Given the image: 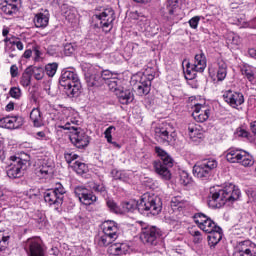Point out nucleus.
<instances>
[{"label":"nucleus","instance_id":"nucleus-36","mask_svg":"<svg viewBox=\"0 0 256 256\" xmlns=\"http://www.w3.org/2000/svg\"><path fill=\"white\" fill-rule=\"evenodd\" d=\"M57 69H59V64L57 62L48 63L45 66V73L48 75V77H55V74L57 73Z\"/></svg>","mask_w":256,"mask_h":256},{"label":"nucleus","instance_id":"nucleus-61","mask_svg":"<svg viewBox=\"0 0 256 256\" xmlns=\"http://www.w3.org/2000/svg\"><path fill=\"white\" fill-rule=\"evenodd\" d=\"M11 45H16L19 51H23V42L21 40L10 41Z\"/></svg>","mask_w":256,"mask_h":256},{"label":"nucleus","instance_id":"nucleus-39","mask_svg":"<svg viewBox=\"0 0 256 256\" xmlns=\"http://www.w3.org/2000/svg\"><path fill=\"white\" fill-rule=\"evenodd\" d=\"M121 84V80L117 79L116 77L110 79L107 82V85L111 91H114V93L117 94V91H120L121 87L119 86Z\"/></svg>","mask_w":256,"mask_h":256},{"label":"nucleus","instance_id":"nucleus-59","mask_svg":"<svg viewBox=\"0 0 256 256\" xmlns=\"http://www.w3.org/2000/svg\"><path fill=\"white\" fill-rule=\"evenodd\" d=\"M10 75L11 77L15 78L19 76V68L17 67V65H12L10 67Z\"/></svg>","mask_w":256,"mask_h":256},{"label":"nucleus","instance_id":"nucleus-50","mask_svg":"<svg viewBox=\"0 0 256 256\" xmlns=\"http://www.w3.org/2000/svg\"><path fill=\"white\" fill-rule=\"evenodd\" d=\"M185 205V201L181 199V197H174L171 200V207H178V209H181Z\"/></svg>","mask_w":256,"mask_h":256},{"label":"nucleus","instance_id":"nucleus-25","mask_svg":"<svg viewBox=\"0 0 256 256\" xmlns=\"http://www.w3.org/2000/svg\"><path fill=\"white\" fill-rule=\"evenodd\" d=\"M207 67V58L204 53L196 54L194 58V63L192 64V71H197V73H203Z\"/></svg>","mask_w":256,"mask_h":256},{"label":"nucleus","instance_id":"nucleus-29","mask_svg":"<svg viewBox=\"0 0 256 256\" xmlns=\"http://www.w3.org/2000/svg\"><path fill=\"white\" fill-rule=\"evenodd\" d=\"M241 149L229 148L225 153L226 161L228 163H239V158L241 157Z\"/></svg>","mask_w":256,"mask_h":256},{"label":"nucleus","instance_id":"nucleus-43","mask_svg":"<svg viewBox=\"0 0 256 256\" xmlns=\"http://www.w3.org/2000/svg\"><path fill=\"white\" fill-rule=\"evenodd\" d=\"M236 133L238 137H243L248 141H254L253 135H251V133L245 129L239 128Z\"/></svg>","mask_w":256,"mask_h":256},{"label":"nucleus","instance_id":"nucleus-62","mask_svg":"<svg viewBox=\"0 0 256 256\" xmlns=\"http://www.w3.org/2000/svg\"><path fill=\"white\" fill-rule=\"evenodd\" d=\"M121 173H122V171H119L117 169H114V170L111 171V175H112L113 179H116L118 181L121 177Z\"/></svg>","mask_w":256,"mask_h":256},{"label":"nucleus","instance_id":"nucleus-64","mask_svg":"<svg viewBox=\"0 0 256 256\" xmlns=\"http://www.w3.org/2000/svg\"><path fill=\"white\" fill-rule=\"evenodd\" d=\"M35 137H36V139H45V137H47V135L45 134V132L40 131L35 134Z\"/></svg>","mask_w":256,"mask_h":256},{"label":"nucleus","instance_id":"nucleus-52","mask_svg":"<svg viewBox=\"0 0 256 256\" xmlns=\"http://www.w3.org/2000/svg\"><path fill=\"white\" fill-rule=\"evenodd\" d=\"M36 223H38L39 229H43L46 225V218L44 214L39 213L38 216L35 218Z\"/></svg>","mask_w":256,"mask_h":256},{"label":"nucleus","instance_id":"nucleus-22","mask_svg":"<svg viewBox=\"0 0 256 256\" xmlns=\"http://www.w3.org/2000/svg\"><path fill=\"white\" fill-rule=\"evenodd\" d=\"M19 3H21V0H0V10L5 15H13L17 13Z\"/></svg>","mask_w":256,"mask_h":256},{"label":"nucleus","instance_id":"nucleus-16","mask_svg":"<svg viewBox=\"0 0 256 256\" xmlns=\"http://www.w3.org/2000/svg\"><path fill=\"white\" fill-rule=\"evenodd\" d=\"M74 194L83 205H93L97 201V196L83 186L76 187Z\"/></svg>","mask_w":256,"mask_h":256},{"label":"nucleus","instance_id":"nucleus-40","mask_svg":"<svg viewBox=\"0 0 256 256\" xmlns=\"http://www.w3.org/2000/svg\"><path fill=\"white\" fill-rule=\"evenodd\" d=\"M73 169L78 175H83V173H87V165L83 162H74Z\"/></svg>","mask_w":256,"mask_h":256},{"label":"nucleus","instance_id":"nucleus-44","mask_svg":"<svg viewBox=\"0 0 256 256\" xmlns=\"http://www.w3.org/2000/svg\"><path fill=\"white\" fill-rule=\"evenodd\" d=\"M180 183L184 186H187L189 185V183H191V177L189 176V173H187V171H182L180 173Z\"/></svg>","mask_w":256,"mask_h":256},{"label":"nucleus","instance_id":"nucleus-37","mask_svg":"<svg viewBox=\"0 0 256 256\" xmlns=\"http://www.w3.org/2000/svg\"><path fill=\"white\" fill-rule=\"evenodd\" d=\"M166 9L169 15H175V13H177V9H179V0H168Z\"/></svg>","mask_w":256,"mask_h":256},{"label":"nucleus","instance_id":"nucleus-9","mask_svg":"<svg viewBox=\"0 0 256 256\" xmlns=\"http://www.w3.org/2000/svg\"><path fill=\"white\" fill-rule=\"evenodd\" d=\"M163 237V231H161L157 226H146L142 228L140 239L145 245H150L151 247H157L159 242Z\"/></svg>","mask_w":256,"mask_h":256},{"label":"nucleus","instance_id":"nucleus-27","mask_svg":"<svg viewBox=\"0 0 256 256\" xmlns=\"http://www.w3.org/2000/svg\"><path fill=\"white\" fill-rule=\"evenodd\" d=\"M223 239V229L218 226L213 232L208 235V244L210 247H215Z\"/></svg>","mask_w":256,"mask_h":256},{"label":"nucleus","instance_id":"nucleus-23","mask_svg":"<svg viewBox=\"0 0 256 256\" xmlns=\"http://www.w3.org/2000/svg\"><path fill=\"white\" fill-rule=\"evenodd\" d=\"M30 256H45V248L35 239H29L26 244Z\"/></svg>","mask_w":256,"mask_h":256},{"label":"nucleus","instance_id":"nucleus-28","mask_svg":"<svg viewBox=\"0 0 256 256\" xmlns=\"http://www.w3.org/2000/svg\"><path fill=\"white\" fill-rule=\"evenodd\" d=\"M35 27L42 28L47 27L49 25V11H45L44 13H38L34 17Z\"/></svg>","mask_w":256,"mask_h":256},{"label":"nucleus","instance_id":"nucleus-56","mask_svg":"<svg viewBox=\"0 0 256 256\" xmlns=\"http://www.w3.org/2000/svg\"><path fill=\"white\" fill-rule=\"evenodd\" d=\"M120 244H112L109 247V253L110 255H121V252H119Z\"/></svg>","mask_w":256,"mask_h":256},{"label":"nucleus","instance_id":"nucleus-49","mask_svg":"<svg viewBox=\"0 0 256 256\" xmlns=\"http://www.w3.org/2000/svg\"><path fill=\"white\" fill-rule=\"evenodd\" d=\"M192 66H193V64H191L189 62L186 65V67H187V69H186V79H189V80L195 79V74H193V73H197V71H194Z\"/></svg>","mask_w":256,"mask_h":256},{"label":"nucleus","instance_id":"nucleus-42","mask_svg":"<svg viewBox=\"0 0 256 256\" xmlns=\"http://www.w3.org/2000/svg\"><path fill=\"white\" fill-rule=\"evenodd\" d=\"M64 17L67 19V21H69L70 23H73V21H75L77 17L75 9L67 8V10L64 12Z\"/></svg>","mask_w":256,"mask_h":256},{"label":"nucleus","instance_id":"nucleus-10","mask_svg":"<svg viewBox=\"0 0 256 256\" xmlns=\"http://www.w3.org/2000/svg\"><path fill=\"white\" fill-rule=\"evenodd\" d=\"M10 159L12 162L8 167L7 176L10 179H20V177L25 175V171H27V163H29V161L17 156H11Z\"/></svg>","mask_w":256,"mask_h":256},{"label":"nucleus","instance_id":"nucleus-32","mask_svg":"<svg viewBox=\"0 0 256 256\" xmlns=\"http://www.w3.org/2000/svg\"><path fill=\"white\" fill-rule=\"evenodd\" d=\"M30 75H32L36 81H41L45 77V69L41 66H29Z\"/></svg>","mask_w":256,"mask_h":256},{"label":"nucleus","instance_id":"nucleus-2","mask_svg":"<svg viewBox=\"0 0 256 256\" xmlns=\"http://www.w3.org/2000/svg\"><path fill=\"white\" fill-rule=\"evenodd\" d=\"M241 197V190L234 184H228L223 189H210L208 206L211 209H221L227 203H235Z\"/></svg>","mask_w":256,"mask_h":256},{"label":"nucleus","instance_id":"nucleus-34","mask_svg":"<svg viewBox=\"0 0 256 256\" xmlns=\"http://www.w3.org/2000/svg\"><path fill=\"white\" fill-rule=\"evenodd\" d=\"M209 115H211V110L209 109L202 110V112L198 114L197 112L192 113V117L195 119V121H197V123H205V121L209 119Z\"/></svg>","mask_w":256,"mask_h":256},{"label":"nucleus","instance_id":"nucleus-57","mask_svg":"<svg viewBox=\"0 0 256 256\" xmlns=\"http://www.w3.org/2000/svg\"><path fill=\"white\" fill-rule=\"evenodd\" d=\"M64 157H65L67 163H73V161H75V159L79 158V155L71 152V153H65Z\"/></svg>","mask_w":256,"mask_h":256},{"label":"nucleus","instance_id":"nucleus-46","mask_svg":"<svg viewBox=\"0 0 256 256\" xmlns=\"http://www.w3.org/2000/svg\"><path fill=\"white\" fill-rule=\"evenodd\" d=\"M107 207L112 211V213H120L121 209L114 200H107L106 202Z\"/></svg>","mask_w":256,"mask_h":256},{"label":"nucleus","instance_id":"nucleus-41","mask_svg":"<svg viewBox=\"0 0 256 256\" xmlns=\"http://www.w3.org/2000/svg\"><path fill=\"white\" fill-rule=\"evenodd\" d=\"M9 236H5L3 232H0V253H3L9 247Z\"/></svg>","mask_w":256,"mask_h":256},{"label":"nucleus","instance_id":"nucleus-24","mask_svg":"<svg viewBox=\"0 0 256 256\" xmlns=\"http://www.w3.org/2000/svg\"><path fill=\"white\" fill-rule=\"evenodd\" d=\"M116 97L121 105H129V103H133V100L135 99V96L131 90L123 88H120L117 91Z\"/></svg>","mask_w":256,"mask_h":256},{"label":"nucleus","instance_id":"nucleus-45","mask_svg":"<svg viewBox=\"0 0 256 256\" xmlns=\"http://www.w3.org/2000/svg\"><path fill=\"white\" fill-rule=\"evenodd\" d=\"M100 73V77H101V83L103 85V81H111V79H113V72L109 71V70H104Z\"/></svg>","mask_w":256,"mask_h":256},{"label":"nucleus","instance_id":"nucleus-38","mask_svg":"<svg viewBox=\"0 0 256 256\" xmlns=\"http://www.w3.org/2000/svg\"><path fill=\"white\" fill-rule=\"evenodd\" d=\"M89 187L96 193H100V195H107V189L105 188V185H103V184H97L95 182H90Z\"/></svg>","mask_w":256,"mask_h":256},{"label":"nucleus","instance_id":"nucleus-63","mask_svg":"<svg viewBox=\"0 0 256 256\" xmlns=\"http://www.w3.org/2000/svg\"><path fill=\"white\" fill-rule=\"evenodd\" d=\"M118 181H123L124 183H127V181H129V176L124 171H122Z\"/></svg>","mask_w":256,"mask_h":256},{"label":"nucleus","instance_id":"nucleus-35","mask_svg":"<svg viewBox=\"0 0 256 256\" xmlns=\"http://www.w3.org/2000/svg\"><path fill=\"white\" fill-rule=\"evenodd\" d=\"M33 76L31 75V69L26 68L24 73L22 74L20 83L22 87H29L31 85V78Z\"/></svg>","mask_w":256,"mask_h":256},{"label":"nucleus","instance_id":"nucleus-3","mask_svg":"<svg viewBox=\"0 0 256 256\" xmlns=\"http://www.w3.org/2000/svg\"><path fill=\"white\" fill-rule=\"evenodd\" d=\"M155 79V70L146 69L143 73H137L131 78V85L136 89L138 95H149L151 93V81Z\"/></svg>","mask_w":256,"mask_h":256},{"label":"nucleus","instance_id":"nucleus-54","mask_svg":"<svg viewBox=\"0 0 256 256\" xmlns=\"http://www.w3.org/2000/svg\"><path fill=\"white\" fill-rule=\"evenodd\" d=\"M199 21H201V17L199 16H194L189 20V25L192 29H197L199 26Z\"/></svg>","mask_w":256,"mask_h":256},{"label":"nucleus","instance_id":"nucleus-33","mask_svg":"<svg viewBox=\"0 0 256 256\" xmlns=\"http://www.w3.org/2000/svg\"><path fill=\"white\" fill-rule=\"evenodd\" d=\"M115 126L108 127L104 132V137L107 141V143H110V145H113V147H116V149H121V145L117 142H113V131H115Z\"/></svg>","mask_w":256,"mask_h":256},{"label":"nucleus","instance_id":"nucleus-21","mask_svg":"<svg viewBox=\"0 0 256 256\" xmlns=\"http://www.w3.org/2000/svg\"><path fill=\"white\" fill-rule=\"evenodd\" d=\"M23 117L21 116H7L0 119V127L3 129H19L23 127Z\"/></svg>","mask_w":256,"mask_h":256},{"label":"nucleus","instance_id":"nucleus-8","mask_svg":"<svg viewBox=\"0 0 256 256\" xmlns=\"http://www.w3.org/2000/svg\"><path fill=\"white\" fill-rule=\"evenodd\" d=\"M99 27L104 33H109L113 29V22L116 19L113 8H103L94 15Z\"/></svg>","mask_w":256,"mask_h":256},{"label":"nucleus","instance_id":"nucleus-12","mask_svg":"<svg viewBox=\"0 0 256 256\" xmlns=\"http://www.w3.org/2000/svg\"><path fill=\"white\" fill-rule=\"evenodd\" d=\"M69 139L72 145L77 149H85L89 147V143H91V137H89L82 128L70 132Z\"/></svg>","mask_w":256,"mask_h":256},{"label":"nucleus","instance_id":"nucleus-6","mask_svg":"<svg viewBox=\"0 0 256 256\" xmlns=\"http://www.w3.org/2000/svg\"><path fill=\"white\" fill-rule=\"evenodd\" d=\"M103 235L97 238L99 247L111 245L119 237V227L115 221L108 220L104 223Z\"/></svg>","mask_w":256,"mask_h":256},{"label":"nucleus","instance_id":"nucleus-51","mask_svg":"<svg viewBox=\"0 0 256 256\" xmlns=\"http://www.w3.org/2000/svg\"><path fill=\"white\" fill-rule=\"evenodd\" d=\"M63 51L64 55H66V57H69L73 55V53H75V46L73 44H66L64 45Z\"/></svg>","mask_w":256,"mask_h":256},{"label":"nucleus","instance_id":"nucleus-26","mask_svg":"<svg viewBox=\"0 0 256 256\" xmlns=\"http://www.w3.org/2000/svg\"><path fill=\"white\" fill-rule=\"evenodd\" d=\"M30 121L33 125V127H43L45 125L43 121V113L41 112V109L39 107L33 108L30 112Z\"/></svg>","mask_w":256,"mask_h":256},{"label":"nucleus","instance_id":"nucleus-19","mask_svg":"<svg viewBox=\"0 0 256 256\" xmlns=\"http://www.w3.org/2000/svg\"><path fill=\"white\" fill-rule=\"evenodd\" d=\"M210 77H217L218 81H225L227 77V63L219 61L216 64H211L208 67Z\"/></svg>","mask_w":256,"mask_h":256},{"label":"nucleus","instance_id":"nucleus-5","mask_svg":"<svg viewBox=\"0 0 256 256\" xmlns=\"http://www.w3.org/2000/svg\"><path fill=\"white\" fill-rule=\"evenodd\" d=\"M59 83L66 91L67 97L73 99L81 95V81L79 76L73 72L66 70L62 73Z\"/></svg>","mask_w":256,"mask_h":256},{"label":"nucleus","instance_id":"nucleus-15","mask_svg":"<svg viewBox=\"0 0 256 256\" xmlns=\"http://www.w3.org/2000/svg\"><path fill=\"white\" fill-rule=\"evenodd\" d=\"M80 123L81 121L79 120V114H77L75 111H71L66 116V119L58 125V129H63L64 131H69L71 133L81 129V127H79Z\"/></svg>","mask_w":256,"mask_h":256},{"label":"nucleus","instance_id":"nucleus-58","mask_svg":"<svg viewBox=\"0 0 256 256\" xmlns=\"http://www.w3.org/2000/svg\"><path fill=\"white\" fill-rule=\"evenodd\" d=\"M129 249H130L129 245L125 243H121L120 249H119L120 255H127V253H129Z\"/></svg>","mask_w":256,"mask_h":256},{"label":"nucleus","instance_id":"nucleus-11","mask_svg":"<svg viewBox=\"0 0 256 256\" xmlns=\"http://www.w3.org/2000/svg\"><path fill=\"white\" fill-rule=\"evenodd\" d=\"M63 199H65V188L61 184H57V187L52 190H48L44 193V201L48 205H63Z\"/></svg>","mask_w":256,"mask_h":256},{"label":"nucleus","instance_id":"nucleus-30","mask_svg":"<svg viewBox=\"0 0 256 256\" xmlns=\"http://www.w3.org/2000/svg\"><path fill=\"white\" fill-rule=\"evenodd\" d=\"M236 163H240L243 167H252L255 163V159H253V156L249 154V152L242 150V152H240V158Z\"/></svg>","mask_w":256,"mask_h":256},{"label":"nucleus","instance_id":"nucleus-1","mask_svg":"<svg viewBox=\"0 0 256 256\" xmlns=\"http://www.w3.org/2000/svg\"><path fill=\"white\" fill-rule=\"evenodd\" d=\"M124 211L133 212L138 209L141 215H146L147 217L159 215L163 210V201L161 197L155 195L154 193H144L141 196L139 202L135 200H130L123 203Z\"/></svg>","mask_w":256,"mask_h":256},{"label":"nucleus","instance_id":"nucleus-48","mask_svg":"<svg viewBox=\"0 0 256 256\" xmlns=\"http://www.w3.org/2000/svg\"><path fill=\"white\" fill-rule=\"evenodd\" d=\"M242 75H244V77H246L250 83L255 81V73H253L251 69H242Z\"/></svg>","mask_w":256,"mask_h":256},{"label":"nucleus","instance_id":"nucleus-4","mask_svg":"<svg viewBox=\"0 0 256 256\" xmlns=\"http://www.w3.org/2000/svg\"><path fill=\"white\" fill-rule=\"evenodd\" d=\"M155 153L160 157V160H156L153 163L155 172L161 179L169 181L171 179V171L169 169L173 167V158L159 146L155 147Z\"/></svg>","mask_w":256,"mask_h":256},{"label":"nucleus","instance_id":"nucleus-18","mask_svg":"<svg viewBox=\"0 0 256 256\" xmlns=\"http://www.w3.org/2000/svg\"><path fill=\"white\" fill-rule=\"evenodd\" d=\"M84 76L88 87H101V73L93 66H89L84 70Z\"/></svg>","mask_w":256,"mask_h":256},{"label":"nucleus","instance_id":"nucleus-7","mask_svg":"<svg viewBox=\"0 0 256 256\" xmlns=\"http://www.w3.org/2000/svg\"><path fill=\"white\" fill-rule=\"evenodd\" d=\"M217 165L215 158H205L194 165L193 174L198 179H209L214 169H217Z\"/></svg>","mask_w":256,"mask_h":256},{"label":"nucleus","instance_id":"nucleus-31","mask_svg":"<svg viewBox=\"0 0 256 256\" xmlns=\"http://www.w3.org/2000/svg\"><path fill=\"white\" fill-rule=\"evenodd\" d=\"M52 173H53V167L50 165H47L46 163L40 165L35 170V174L40 179H45V177H47V175H51Z\"/></svg>","mask_w":256,"mask_h":256},{"label":"nucleus","instance_id":"nucleus-17","mask_svg":"<svg viewBox=\"0 0 256 256\" xmlns=\"http://www.w3.org/2000/svg\"><path fill=\"white\" fill-rule=\"evenodd\" d=\"M233 256H256V246L250 240L239 242Z\"/></svg>","mask_w":256,"mask_h":256},{"label":"nucleus","instance_id":"nucleus-53","mask_svg":"<svg viewBox=\"0 0 256 256\" xmlns=\"http://www.w3.org/2000/svg\"><path fill=\"white\" fill-rule=\"evenodd\" d=\"M188 135H189L190 139H195V137H197V135H199V130L195 126H189L188 127Z\"/></svg>","mask_w":256,"mask_h":256},{"label":"nucleus","instance_id":"nucleus-60","mask_svg":"<svg viewBox=\"0 0 256 256\" xmlns=\"http://www.w3.org/2000/svg\"><path fill=\"white\" fill-rule=\"evenodd\" d=\"M203 111H205V106H203V105H201V104H196V105L194 106V111H193V113L199 114V113H203Z\"/></svg>","mask_w":256,"mask_h":256},{"label":"nucleus","instance_id":"nucleus-13","mask_svg":"<svg viewBox=\"0 0 256 256\" xmlns=\"http://www.w3.org/2000/svg\"><path fill=\"white\" fill-rule=\"evenodd\" d=\"M193 219L194 223H196L199 229L204 231V233H213L219 227L215 221L201 212L194 214Z\"/></svg>","mask_w":256,"mask_h":256},{"label":"nucleus","instance_id":"nucleus-47","mask_svg":"<svg viewBox=\"0 0 256 256\" xmlns=\"http://www.w3.org/2000/svg\"><path fill=\"white\" fill-rule=\"evenodd\" d=\"M9 95L13 99H21V89L19 87L10 88Z\"/></svg>","mask_w":256,"mask_h":256},{"label":"nucleus","instance_id":"nucleus-20","mask_svg":"<svg viewBox=\"0 0 256 256\" xmlns=\"http://www.w3.org/2000/svg\"><path fill=\"white\" fill-rule=\"evenodd\" d=\"M223 98L233 109H237V107L245 103V97L243 96V93L240 92L228 90L224 93Z\"/></svg>","mask_w":256,"mask_h":256},{"label":"nucleus","instance_id":"nucleus-55","mask_svg":"<svg viewBox=\"0 0 256 256\" xmlns=\"http://www.w3.org/2000/svg\"><path fill=\"white\" fill-rule=\"evenodd\" d=\"M33 52H34V61L36 63H39V61H41V55H42L39 46H33Z\"/></svg>","mask_w":256,"mask_h":256},{"label":"nucleus","instance_id":"nucleus-14","mask_svg":"<svg viewBox=\"0 0 256 256\" xmlns=\"http://www.w3.org/2000/svg\"><path fill=\"white\" fill-rule=\"evenodd\" d=\"M155 139L158 143L169 145L173 141V126L169 123H164L162 126L155 129Z\"/></svg>","mask_w":256,"mask_h":256}]
</instances>
